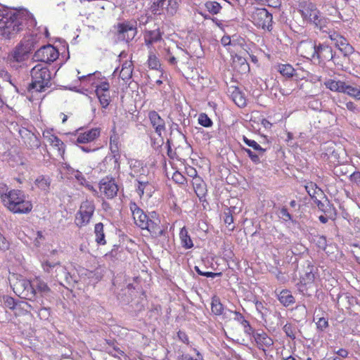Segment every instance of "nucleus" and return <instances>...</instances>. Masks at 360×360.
Returning a JSON list of instances; mask_svg holds the SVG:
<instances>
[{
	"label": "nucleus",
	"instance_id": "nucleus-51",
	"mask_svg": "<svg viewBox=\"0 0 360 360\" xmlns=\"http://www.w3.org/2000/svg\"><path fill=\"white\" fill-rule=\"evenodd\" d=\"M242 150L248 154V157L250 158L252 162L255 164L260 163V158L259 155L252 152L250 149L243 147Z\"/></svg>",
	"mask_w": 360,
	"mask_h": 360
},
{
	"label": "nucleus",
	"instance_id": "nucleus-30",
	"mask_svg": "<svg viewBox=\"0 0 360 360\" xmlns=\"http://www.w3.org/2000/svg\"><path fill=\"white\" fill-rule=\"evenodd\" d=\"M276 70L286 78L292 77L295 73V70L290 64H279L277 66Z\"/></svg>",
	"mask_w": 360,
	"mask_h": 360
},
{
	"label": "nucleus",
	"instance_id": "nucleus-1",
	"mask_svg": "<svg viewBox=\"0 0 360 360\" xmlns=\"http://www.w3.org/2000/svg\"><path fill=\"white\" fill-rule=\"evenodd\" d=\"M1 20V35L8 39L14 38L25 28L30 29L37 25L35 18L26 9H10Z\"/></svg>",
	"mask_w": 360,
	"mask_h": 360
},
{
	"label": "nucleus",
	"instance_id": "nucleus-8",
	"mask_svg": "<svg viewBox=\"0 0 360 360\" xmlns=\"http://www.w3.org/2000/svg\"><path fill=\"white\" fill-rule=\"evenodd\" d=\"M94 210L95 206L93 201L86 200L82 202L75 217L76 225L79 227L86 225L90 221Z\"/></svg>",
	"mask_w": 360,
	"mask_h": 360
},
{
	"label": "nucleus",
	"instance_id": "nucleus-52",
	"mask_svg": "<svg viewBox=\"0 0 360 360\" xmlns=\"http://www.w3.org/2000/svg\"><path fill=\"white\" fill-rule=\"evenodd\" d=\"M148 65L152 69H158L160 63L158 58L154 54H150L148 60Z\"/></svg>",
	"mask_w": 360,
	"mask_h": 360
},
{
	"label": "nucleus",
	"instance_id": "nucleus-49",
	"mask_svg": "<svg viewBox=\"0 0 360 360\" xmlns=\"http://www.w3.org/2000/svg\"><path fill=\"white\" fill-rule=\"evenodd\" d=\"M198 122L203 127H208L212 124L211 119L205 113H201L198 117Z\"/></svg>",
	"mask_w": 360,
	"mask_h": 360
},
{
	"label": "nucleus",
	"instance_id": "nucleus-26",
	"mask_svg": "<svg viewBox=\"0 0 360 360\" xmlns=\"http://www.w3.org/2000/svg\"><path fill=\"white\" fill-rule=\"evenodd\" d=\"M179 238L181 240V244L184 248L191 249L193 247V240H191L185 226L181 229L179 232Z\"/></svg>",
	"mask_w": 360,
	"mask_h": 360
},
{
	"label": "nucleus",
	"instance_id": "nucleus-36",
	"mask_svg": "<svg viewBox=\"0 0 360 360\" xmlns=\"http://www.w3.org/2000/svg\"><path fill=\"white\" fill-rule=\"evenodd\" d=\"M328 20L321 15L320 13L316 17V20H312L310 23L313 24L319 30L325 32L324 28L326 27Z\"/></svg>",
	"mask_w": 360,
	"mask_h": 360
},
{
	"label": "nucleus",
	"instance_id": "nucleus-20",
	"mask_svg": "<svg viewBox=\"0 0 360 360\" xmlns=\"http://www.w3.org/2000/svg\"><path fill=\"white\" fill-rule=\"evenodd\" d=\"M148 117L152 126L155 129V132L158 135H161L165 131V121L155 111H150L148 113Z\"/></svg>",
	"mask_w": 360,
	"mask_h": 360
},
{
	"label": "nucleus",
	"instance_id": "nucleus-46",
	"mask_svg": "<svg viewBox=\"0 0 360 360\" xmlns=\"http://www.w3.org/2000/svg\"><path fill=\"white\" fill-rule=\"evenodd\" d=\"M195 271L198 273V274L200 276H203L207 278H215L218 276H221L222 275L221 272H211V271H202L200 269V268L198 266H195L194 267Z\"/></svg>",
	"mask_w": 360,
	"mask_h": 360
},
{
	"label": "nucleus",
	"instance_id": "nucleus-3",
	"mask_svg": "<svg viewBox=\"0 0 360 360\" xmlns=\"http://www.w3.org/2000/svg\"><path fill=\"white\" fill-rule=\"evenodd\" d=\"M40 37L37 34H31L24 37L20 42L8 53V60L11 63H23L28 60L31 53L37 46Z\"/></svg>",
	"mask_w": 360,
	"mask_h": 360
},
{
	"label": "nucleus",
	"instance_id": "nucleus-31",
	"mask_svg": "<svg viewBox=\"0 0 360 360\" xmlns=\"http://www.w3.org/2000/svg\"><path fill=\"white\" fill-rule=\"evenodd\" d=\"M277 215L284 223L291 222L295 224L296 222V221L293 219L292 214L285 206L278 209Z\"/></svg>",
	"mask_w": 360,
	"mask_h": 360
},
{
	"label": "nucleus",
	"instance_id": "nucleus-14",
	"mask_svg": "<svg viewBox=\"0 0 360 360\" xmlns=\"http://www.w3.org/2000/svg\"><path fill=\"white\" fill-rule=\"evenodd\" d=\"M335 56L331 46L326 44L319 43L316 47V58L319 63H325L326 61H331Z\"/></svg>",
	"mask_w": 360,
	"mask_h": 360
},
{
	"label": "nucleus",
	"instance_id": "nucleus-23",
	"mask_svg": "<svg viewBox=\"0 0 360 360\" xmlns=\"http://www.w3.org/2000/svg\"><path fill=\"white\" fill-rule=\"evenodd\" d=\"M324 85L332 91L344 93L346 83L340 80L336 81L329 79L325 81Z\"/></svg>",
	"mask_w": 360,
	"mask_h": 360
},
{
	"label": "nucleus",
	"instance_id": "nucleus-17",
	"mask_svg": "<svg viewBox=\"0 0 360 360\" xmlns=\"http://www.w3.org/2000/svg\"><path fill=\"white\" fill-rule=\"evenodd\" d=\"M99 188L107 198H114L117 193L118 188L114 179L105 178L101 180Z\"/></svg>",
	"mask_w": 360,
	"mask_h": 360
},
{
	"label": "nucleus",
	"instance_id": "nucleus-19",
	"mask_svg": "<svg viewBox=\"0 0 360 360\" xmlns=\"http://www.w3.org/2000/svg\"><path fill=\"white\" fill-rule=\"evenodd\" d=\"M276 297L280 303L285 307H288L289 306L293 304L295 302V298L292 295L291 292L288 289H283L280 292H278L276 290Z\"/></svg>",
	"mask_w": 360,
	"mask_h": 360
},
{
	"label": "nucleus",
	"instance_id": "nucleus-61",
	"mask_svg": "<svg viewBox=\"0 0 360 360\" xmlns=\"http://www.w3.org/2000/svg\"><path fill=\"white\" fill-rule=\"evenodd\" d=\"M349 180L356 186H360V172H354L349 175Z\"/></svg>",
	"mask_w": 360,
	"mask_h": 360
},
{
	"label": "nucleus",
	"instance_id": "nucleus-40",
	"mask_svg": "<svg viewBox=\"0 0 360 360\" xmlns=\"http://www.w3.org/2000/svg\"><path fill=\"white\" fill-rule=\"evenodd\" d=\"M345 90L344 94H347L357 100H360V89H359L356 87L346 84Z\"/></svg>",
	"mask_w": 360,
	"mask_h": 360
},
{
	"label": "nucleus",
	"instance_id": "nucleus-45",
	"mask_svg": "<svg viewBox=\"0 0 360 360\" xmlns=\"http://www.w3.org/2000/svg\"><path fill=\"white\" fill-rule=\"evenodd\" d=\"M3 301L5 307L12 310H13L17 305V301L13 297L8 295L4 296Z\"/></svg>",
	"mask_w": 360,
	"mask_h": 360
},
{
	"label": "nucleus",
	"instance_id": "nucleus-41",
	"mask_svg": "<svg viewBox=\"0 0 360 360\" xmlns=\"http://www.w3.org/2000/svg\"><path fill=\"white\" fill-rule=\"evenodd\" d=\"M107 352L111 356L115 358H118L119 360H122L120 355L124 356L125 360H128L129 359V357L127 355H125L124 352L117 347V345L112 348H108Z\"/></svg>",
	"mask_w": 360,
	"mask_h": 360
},
{
	"label": "nucleus",
	"instance_id": "nucleus-56",
	"mask_svg": "<svg viewBox=\"0 0 360 360\" xmlns=\"http://www.w3.org/2000/svg\"><path fill=\"white\" fill-rule=\"evenodd\" d=\"M128 30L129 31L128 33L126 34L125 37L121 38L122 39L125 40L126 41H129L134 38L137 32V26L128 27Z\"/></svg>",
	"mask_w": 360,
	"mask_h": 360
},
{
	"label": "nucleus",
	"instance_id": "nucleus-44",
	"mask_svg": "<svg viewBox=\"0 0 360 360\" xmlns=\"http://www.w3.org/2000/svg\"><path fill=\"white\" fill-rule=\"evenodd\" d=\"M52 137L54 139V141H53V142L55 143L54 146L58 148L57 150H58V154L62 157L63 160H65V159L63 158V155L65 154V148H64L65 144L63 143V142L62 141H60L58 138V136H54Z\"/></svg>",
	"mask_w": 360,
	"mask_h": 360
},
{
	"label": "nucleus",
	"instance_id": "nucleus-39",
	"mask_svg": "<svg viewBox=\"0 0 360 360\" xmlns=\"http://www.w3.org/2000/svg\"><path fill=\"white\" fill-rule=\"evenodd\" d=\"M297 328L290 323H285L283 327V330L285 333L286 336L294 340L295 337Z\"/></svg>",
	"mask_w": 360,
	"mask_h": 360
},
{
	"label": "nucleus",
	"instance_id": "nucleus-24",
	"mask_svg": "<svg viewBox=\"0 0 360 360\" xmlns=\"http://www.w3.org/2000/svg\"><path fill=\"white\" fill-rule=\"evenodd\" d=\"M193 186L197 196L201 200L206 195L207 189L205 184L204 183L202 179L200 177H199L195 178V180H193Z\"/></svg>",
	"mask_w": 360,
	"mask_h": 360
},
{
	"label": "nucleus",
	"instance_id": "nucleus-21",
	"mask_svg": "<svg viewBox=\"0 0 360 360\" xmlns=\"http://www.w3.org/2000/svg\"><path fill=\"white\" fill-rule=\"evenodd\" d=\"M75 179L80 186H83L86 187L89 190L93 191L94 187L91 186L85 179L84 176L82 173L79 171L72 168L69 165V179Z\"/></svg>",
	"mask_w": 360,
	"mask_h": 360
},
{
	"label": "nucleus",
	"instance_id": "nucleus-38",
	"mask_svg": "<svg viewBox=\"0 0 360 360\" xmlns=\"http://www.w3.org/2000/svg\"><path fill=\"white\" fill-rule=\"evenodd\" d=\"M150 144L151 146L155 150L162 149L163 147L165 148V140L163 136H150Z\"/></svg>",
	"mask_w": 360,
	"mask_h": 360
},
{
	"label": "nucleus",
	"instance_id": "nucleus-16",
	"mask_svg": "<svg viewBox=\"0 0 360 360\" xmlns=\"http://www.w3.org/2000/svg\"><path fill=\"white\" fill-rule=\"evenodd\" d=\"M110 84L107 82H103L100 84L96 85V94L99 100V102L103 108H106L110 101Z\"/></svg>",
	"mask_w": 360,
	"mask_h": 360
},
{
	"label": "nucleus",
	"instance_id": "nucleus-29",
	"mask_svg": "<svg viewBox=\"0 0 360 360\" xmlns=\"http://www.w3.org/2000/svg\"><path fill=\"white\" fill-rule=\"evenodd\" d=\"M95 240L99 245H105L106 240L105 238V233L103 231V224L101 222L97 223L94 227Z\"/></svg>",
	"mask_w": 360,
	"mask_h": 360
},
{
	"label": "nucleus",
	"instance_id": "nucleus-25",
	"mask_svg": "<svg viewBox=\"0 0 360 360\" xmlns=\"http://www.w3.org/2000/svg\"><path fill=\"white\" fill-rule=\"evenodd\" d=\"M129 167L131 170V176L133 177L139 176V174L141 176L143 174L145 169L143 164L141 161L131 159L129 161Z\"/></svg>",
	"mask_w": 360,
	"mask_h": 360
},
{
	"label": "nucleus",
	"instance_id": "nucleus-7",
	"mask_svg": "<svg viewBox=\"0 0 360 360\" xmlns=\"http://www.w3.org/2000/svg\"><path fill=\"white\" fill-rule=\"evenodd\" d=\"M319 278L318 268L310 263L306 267L305 273L300 277V282L297 283L298 290L304 294L306 291L312 285L316 279Z\"/></svg>",
	"mask_w": 360,
	"mask_h": 360
},
{
	"label": "nucleus",
	"instance_id": "nucleus-33",
	"mask_svg": "<svg viewBox=\"0 0 360 360\" xmlns=\"http://www.w3.org/2000/svg\"><path fill=\"white\" fill-rule=\"evenodd\" d=\"M161 39V33L158 30L150 31L148 34L145 36V42L148 47Z\"/></svg>",
	"mask_w": 360,
	"mask_h": 360
},
{
	"label": "nucleus",
	"instance_id": "nucleus-13",
	"mask_svg": "<svg viewBox=\"0 0 360 360\" xmlns=\"http://www.w3.org/2000/svg\"><path fill=\"white\" fill-rule=\"evenodd\" d=\"M318 45L311 39L301 41L297 46V51L302 57L307 59H315L316 53V47Z\"/></svg>",
	"mask_w": 360,
	"mask_h": 360
},
{
	"label": "nucleus",
	"instance_id": "nucleus-15",
	"mask_svg": "<svg viewBox=\"0 0 360 360\" xmlns=\"http://www.w3.org/2000/svg\"><path fill=\"white\" fill-rule=\"evenodd\" d=\"M19 288L22 290L20 295L25 299L34 301L37 298L34 283H32L30 281H20L17 286V290H19Z\"/></svg>",
	"mask_w": 360,
	"mask_h": 360
},
{
	"label": "nucleus",
	"instance_id": "nucleus-37",
	"mask_svg": "<svg viewBox=\"0 0 360 360\" xmlns=\"http://www.w3.org/2000/svg\"><path fill=\"white\" fill-rule=\"evenodd\" d=\"M205 7L212 15L218 14L221 10V5L217 1H207L205 4Z\"/></svg>",
	"mask_w": 360,
	"mask_h": 360
},
{
	"label": "nucleus",
	"instance_id": "nucleus-50",
	"mask_svg": "<svg viewBox=\"0 0 360 360\" xmlns=\"http://www.w3.org/2000/svg\"><path fill=\"white\" fill-rule=\"evenodd\" d=\"M317 185L313 182H309L305 186V190L311 198L316 197Z\"/></svg>",
	"mask_w": 360,
	"mask_h": 360
},
{
	"label": "nucleus",
	"instance_id": "nucleus-64",
	"mask_svg": "<svg viewBox=\"0 0 360 360\" xmlns=\"http://www.w3.org/2000/svg\"><path fill=\"white\" fill-rule=\"evenodd\" d=\"M316 245L321 249H326L327 246L326 238L324 236H317Z\"/></svg>",
	"mask_w": 360,
	"mask_h": 360
},
{
	"label": "nucleus",
	"instance_id": "nucleus-48",
	"mask_svg": "<svg viewBox=\"0 0 360 360\" xmlns=\"http://www.w3.org/2000/svg\"><path fill=\"white\" fill-rule=\"evenodd\" d=\"M120 246L117 245H115L112 249L105 255V257L106 259H109L110 261H115L117 259L118 255V249Z\"/></svg>",
	"mask_w": 360,
	"mask_h": 360
},
{
	"label": "nucleus",
	"instance_id": "nucleus-59",
	"mask_svg": "<svg viewBox=\"0 0 360 360\" xmlns=\"http://www.w3.org/2000/svg\"><path fill=\"white\" fill-rule=\"evenodd\" d=\"M58 178L64 179L66 178L68 174V166L65 162H62L60 167H58Z\"/></svg>",
	"mask_w": 360,
	"mask_h": 360
},
{
	"label": "nucleus",
	"instance_id": "nucleus-5",
	"mask_svg": "<svg viewBox=\"0 0 360 360\" xmlns=\"http://www.w3.org/2000/svg\"><path fill=\"white\" fill-rule=\"evenodd\" d=\"M32 82L29 84L28 89H34L36 91L42 92L51 86V74L46 64L39 63L32 68L30 71Z\"/></svg>",
	"mask_w": 360,
	"mask_h": 360
},
{
	"label": "nucleus",
	"instance_id": "nucleus-4",
	"mask_svg": "<svg viewBox=\"0 0 360 360\" xmlns=\"http://www.w3.org/2000/svg\"><path fill=\"white\" fill-rule=\"evenodd\" d=\"M1 198L4 205L13 213L26 214L32 210V203L25 200L22 191L13 189L8 193H1Z\"/></svg>",
	"mask_w": 360,
	"mask_h": 360
},
{
	"label": "nucleus",
	"instance_id": "nucleus-53",
	"mask_svg": "<svg viewBox=\"0 0 360 360\" xmlns=\"http://www.w3.org/2000/svg\"><path fill=\"white\" fill-rule=\"evenodd\" d=\"M256 310L259 314H261L262 317L263 318L264 316H265L268 311L267 308L265 307L264 304L259 300H256L255 302Z\"/></svg>",
	"mask_w": 360,
	"mask_h": 360
},
{
	"label": "nucleus",
	"instance_id": "nucleus-11",
	"mask_svg": "<svg viewBox=\"0 0 360 360\" xmlns=\"http://www.w3.org/2000/svg\"><path fill=\"white\" fill-rule=\"evenodd\" d=\"M58 56V51L53 46L48 44L39 48L34 53V58L37 61L49 63L56 60Z\"/></svg>",
	"mask_w": 360,
	"mask_h": 360
},
{
	"label": "nucleus",
	"instance_id": "nucleus-27",
	"mask_svg": "<svg viewBox=\"0 0 360 360\" xmlns=\"http://www.w3.org/2000/svg\"><path fill=\"white\" fill-rule=\"evenodd\" d=\"M34 185L40 190L46 193L50 188L51 179L47 176L41 175L35 179Z\"/></svg>",
	"mask_w": 360,
	"mask_h": 360
},
{
	"label": "nucleus",
	"instance_id": "nucleus-58",
	"mask_svg": "<svg viewBox=\"0 0 360 360\" xmlns=\"http://www.w3.org/2000/svg\"><path fill=\"white\" fill-rule=\"evenodd\" d=\"M78 75H79V72H78ZM96 77V72L95 73H88L86 75H82L79 76L78 75V78L81 82H89L92 85L94 84V79Z\"/></svg>",
	"mask_w": 360,
	"mask_h": 360
},
{
	"label": "nucleus",
	"instance_id": "nucleus-32",
	"mask_svg": "<svg viewBox=\"0 0 360 360\" xmlns=\"http://www.w3.org/2000/svg\"><path fill=\"white\" fill-rule=\"evenodd\" d=\"M137 26V23L134 20L131 21H125L122 23H119L117 25L118 30V34L120 36V38H124L127 33L129 32L128 27Z\"/></svg>",
	"mask_w": 360,
	"mask_h": 360
},
{
	"label": "nucleus",
	"instance_id": "nucleus-6",
	"mask_svg": "<svg viewBox=\"0 0 360 360\" xmlns=\"http://www.w3.org/2000/svg\"><path fill=\"white\" fill-rule=\"evenodd\" d=\"M250 18L252 22L258 27L269 29L272 22V15L264 8H252Z\"/></svg>",
	"mask_w": 360,
	"mask_h": 360
},
{
	"label": "nucleus",
	"instance_id": "nucleus-54",
	"mask_svg": "<svg viewBox=\"0 0 360 360\" xmlns=\"http://www.w3.org/2000/svg\"><path fill=\"white\" fill-rule=\"evenodd\" d=\"M334 143L330 141H326L321 143V150H325L326 153H333L335 151Z\"/></svg>",
	"mask_w": 360,
	"mask_h": 360
},
{
	"label": "nucleus",
	"instance_id": "nucleus-55",
	"mask_svg": "<svg viewBox=\"0 0 360 360\" xmlns=\"http://www.w3.org/2000/svg\"><path fill=\"white\" fill-rule=\"evenodd\" d=\"M36 292L38 293L46 292L49 291V288L46 283L41 281H36L34 283Z\"/></svg>",
	"mask_w": 360,
	"mask_h": 360
},
{
	"label": "nucleus",
	"instance_id": "nucleus-9",
	"mask_svg": "<svg viewBox=\"0 0 360 360\" xmlns=\"http://www.w3.org/2000/svg\"><path fill=\"white\" fill-rule=\"evenodd\" d=\"M181 0H157L151 6V11L155 14H160L165 11L169 16H173L178 11Z\"/></svg>",
	"mask_w": 360,
	"mask_h": 360
},
{
	"label": "nucleus",
	"instance_id": "nucleus-28",
	"mask_svg": "<svg viewBox=\"0 0 360 360\" xmlns=\"http://www.w3.org/2000/svg\"><path fill=\"white\" fill-rule=\"evenodd\" d=\"M234 103L240 108L245 107L247 104L245 94L238 89L236 88L231 94Z\"/></svg>",
	"mask_w": 360,
	"mask_h": 360
},
{
	"label": "nucleus",
	"instance_id": "nucleus-18",
	"mask_svg": "<svg viewBox=\"0 0 360 360\" xmlns=\"http://www.w3.org/2000/svg\"><path fill=\"white\" fill-rule=\"evenodd\" d=\"M253 339L257 343L259 349L266 352L265 347H270L273 345L274 341L263 330H257L255 333Z\"/></svg>",
	"mask_w": 360,
	"mask_h": 360
},
{
	"label": "nucleus",
	"instance_id": "nucleus-12",
	"mask_svg": "<svg viewBox=\"0 0 360 360\" xmlns=\"http://www.w3.org/2000/svg\"><path fill=\"white\" fill-rule=\"evenodd\" d=\"M329 38L334 42L335 47L342 53L344 57L350 56L354 52V47L347 39L336 32H329Z\"/></svg>",
	"mask_w": 360,
	"mask_h": 360
},
{
	"label": "nucleus",
	"instance_id": "nucleus-60",
	"mask_svg": "<svg viewBox=\"0 0 360 360\" xmlns=\"http://www.w3.org/2000/svg\"><path fill=\"white\" fill-rule=\"evenodd\" d=\"M44 240L45 237L43 235V233L40 231H37L36 237L33 242L34 245L37 248L39 247Z\"/></svg>",
	"mask_w": 360,
	"mask_h": 360
},
{
	"label": "nucleus",
	"instance_id": "nucleus-2",
	"mask_svg": "<svg viewBox=\"0 0 360 360\" xmlns=\"http://www.w3.org/2000/svg\"><path fill=\"white\" fill-rule=\"evenodd\" d=\"M129 208L135 224L143 230L148 231L154 237L165 236V230L160 226V219L156 212L146 214L134 202H131Z\"/></svg>",
	"mask_w": 360,
	"mask_h": 360
},
{
	"label": "nucleus",
	"instance_id": "nucleus-57",
	"mask_svg": "<svg viewBox=\"0 0 360 360\" xmlns=\"http://www.w3.org/2000/svg\"><path fill=\"white\" fill-rule=\"evenodd\" d=\"M243 327L244 333L249 335L250 337H254L255 333H257V330H255L250 324V322L248 321L245 324L242 326Z\"/></svg>",
	"mask_w": 360,
	"mask_h": 360
},
{
	"label": "nucleus",
	"instance_id": "nucleus-62",
	"mask_svg": "<svg viewBox=\"0 0 360 360\" xmlns=\"http://www.w3.org/2000/svg\"><path fill=\"white\" fill-rule=\"evenodd\" d=\"M172 179L174 182L179 184H184L186 181V178L179 172H175L172 176Z\"/></svg>",
	"mask_w": 360,
	"mask_h": 360
},
{
	"label": "nucleus",
	"instance_id": "nucleus-34",
	"mask_svg": "<svg viewBox=\"0 0 360 360\" xmlns=\"http://www.w3.org/2000/svg\"><path fill=\"white\" fill-rule=\"evenodd\" d=\"M211 309L212 313L217 316H220L223 314L224 305L221 304L220 299L217 296H214L212 298Z\"/></svg>",
	"mask_w": 360,
	"mask_h": 360
},
{
	"label": "nucleus",
	"instance_id": "nucleus-43",
	"mask_svg": "<svg viewBox=\"0 0 360 360\" xmlns=\"http://www.w3.org/2000/svg\"><path fill=\"white\" fill-rule=\"evenodd\" d=\"M243 139L246 145L249 147L252 148L255 150L264 153L265 149L261 147L255 141L251 140L247 138V136H243Z\"/></svg>",
	"mask_w": 360,
	"mask_h": 360
},
{
	"label": "nucleus",
	"instance_id": "nucleus-22",
	"mask_svg": "<svg viewBox=\"0 0 360 360\" xmlns=\"http://www.w3.org/2000/svg\"><path fill=\"white\" fill-rule=\"evenodd\" d=\"M319 13L320 11L312 3L308 4L302 11V17L309 22H311L312 20H316V17L319 15Z\"/></svg>",
	"mask_w": 360,
	"mask_h": 360
},
{
	"label": "nucleus",
	"instance_id": "nucleus-42",
	"mask_svg": "<svg viewBox=\"0 0 360 360\" xmlns=\"http://www.w3.org/2000/svg\"><path fill=\"white\" fill-rule=\"evenodd\" d=\"M136 181L138 182L137 192L141 196L144 193L145 188L148 186V181L144 180L143 176L139 175Z\"/></svg>",
	"mask_w": 360,
	"mask_h": 360
},
{
	"label": "nucleus",
	"instance_id": "nucleus-63",
	"mask_svg": "<svg viewBox=\"0 0 360 360\" xmlns=\"http://www.w3.org/2000/svg\"><path fill=\"white\" fill-rule=\"evenodd\" d=\"M57 264V263L51 262L49 261H44L41 263L42 268L48 273H50Z\"/></svg>",
	"mask_w": 360,
	"mask_h": 360
},
{
	"label": "nucleus",
	"instance_id": "nucleus-47",
	"mask_svg": "<svg viewBox=\"0 0 360 360\" xmlns=\"http://www.w3.org/2000/svg\"><path fill=\"white\" fill-rule=\"evenodd\" d=\"M76 135H100L101 131L99 128H92L89 130L84 131L83 128H79L76 131Z\"/></svg>",
	"mask_w": 360,
	"mask_h": 360
},
{
	"label": "nucleus",
	"instance_id": "nucleus-35",
	"mask_svg": "<svg viewBox=\"0 0 360 360\" xmlns=\"http://www.w3.org/2000/svg\"><path fill=\"white\" fill-rule=\"evenodd\" d=\"M110 148L112 153H113V158H115V161L117 162V159L120 158L119 153V138L120 136H110Z\"/></svg>",
	"mask_w": 360,
	"mask_h": 360
},
{
	"label": "nucleus",
	"instance_id": "nucleus-10",
	"mask_svg": "<svg viewBox=\"0 0 360 360\" xmlns=\"http://www.w3.org/2000/svg\"><path fill=\"white\" fill-rule=\"evenodd\" d=\"M99 136H77L76 143H73V146L76 147L81 144L79 148L84 152L90 153L96 151L103 146L105 141H101L98 139Z\"/></svg>",
	"mask_w": 360,
	"mask_h": 360
}]
</instances>
